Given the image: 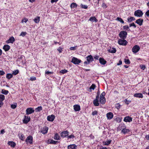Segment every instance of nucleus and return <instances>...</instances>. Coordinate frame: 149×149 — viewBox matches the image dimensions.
I'll list each match as a JSON object with an SVG mask.
<instances>
[{"instance_id":"nucleus-28","label":"nucleus","mask_w":149,"mask_h":149,"mask_svg":"<svg viewBox=\"0 0 149 149\" xmlns=\"http://www.w3.org/2000/svg\"><path fill=\"white\" fill-rule=\"evenodd\" d=\"M96 87V85L93 84L90 87L89 89V92H91L92 90H94Z\"/></svg>"},{"instance_id":"nucleus-2","label":"nucleus","mask_w":149,"mask_h":149,"mask_svg":"<svg viewBox=\"0 0 149 149\" xmlns=\"http://www.w3.org/2000/svg\"><path fill=\"white\" fill-rule=\"evenodd\" d=\"M87 61L84 62V64H89L91 62H92L93 61V56L90 55L86 57Z\"/></svg>"},{"instance_id":"nucleus-37","label":"nucleus","mask_w":149,"mask_h":149,"mask_svg":"<svg viewBox=\"0 0 149 149\" xmlns=\"http://www.w3.org/2000/svg\"><path fill=\"white\" fill-rule=\"evenodd\" d=\"M135 18L134 17H131L127 19L128 21L129 22H131L133 20H134Z\"/></svg>"},{"instance_id":"nucleus-1","label":"nucleus","mask_w":149,"mask_h":149,"mask_svg":"<svg viewBox=\"0 0 149 149\" xmlns=\"http://www.w3.org/2000/svg\"><path fill=\"white\" fill-rule=\"evenodd\" d=\"M127 35V33L125 31H121L119 34L120 38L123 39L126 38Z\"/></svg>"},{"instance_id":"nucleus-29","label":"nucleus","mask_w":149,"mask_h":149,"mask_svg":"<svg viewBox=\"0 0 149 149\" xmlns=\"http://www.w3.org/2000/svg\"><path fill=\"white\" fill-rule=\"evenodd\" d=\"M54 138L55 140H59L60 139V137L57 133H56L54 136Z\"/></svg>"},{"instance_id":"nucleus-54","label":"nucleus","mask_w":149,"mask_h":149,"mask_svg":"<svg viewBox=\"0 0 149 149\" xmlns=\"http://www.w3.org/2000/svg\"><path fill=\"white\" fill-rule=\"evenodd\" d=\"M123 28L124 29H126L127 30L129 29V27L128 25H125L123 26Z\"/></svg>"},{"instance_id":"nucleus-57","label":"nucleus","mask_w":149,"mask_h":149,"mask_svg":"<svg viewBox=\"0 0 149 149\" xmlns=\"http://www.w3.org/2000/svg\"><path fill=\"white\" fill-rule=\"evenodd\" d=\"M141 68L142 69L144 70V69L146 68L145 65H142L141 66Z\"/></svg>"},{"instance_id":"nucleus-25","label":"nucleus","mask_w":149,"mask_h":149,"mask_svg":"<svg viewBox=\"0 0 149 149\" xmlns=\"http://www.w3.org/2000/svg\"><path fill=\"white\" fill-rule=\"evenodd\" d=\"M89 20L92 22H97V20L95 17H91L89 19Z\"/></svg>"},{"instance_id":"nucleus-47","label":"nucleus","mask_w":149,"mask_h":149,"mask_svg":"<svg viewBox=\"0 0 149 149\" xmlns=\"http://www.w3.org/2000/svg\"><path fill=\"white\" fill-rule=\"evenodd\" d=\"M28 21V19L26 18H24L22 20V23L25 22L26 23Z\"/></svg>"},{"instance_id":"nucleus-60","label":"nucleus","mask_w":149,"mask_h":149,"mask_svg":"<svg viewBox=\"0 0 149 149\" xmlns=\"http://www.w3.org/2000/svg\"><path fill=\"white\" fill-rule=\"evenodd\" d=\"M58 0H51V3H53L54 2H57Z\"/></svg>"},{"instance_id":"nucleus-24","label":"nucleus","mask_w":149,"mask_h":149,"mask_svg":"<svg viewBox=\"0 0 149 149\" xmlns=\"http://www.w3.org/2000/svg\"><path fill=\"white\" fill-rule=\"evenodd\" d=\"M3 49L5 51H7L9 50L10 46L8 45H5L3 47Z\"/></svg>"},{"instance_id":"nucleus-13","label":"nucleus","mask_w":149,"mask_h":149,"mask_svg":"<svg viewBox=\"0 0 149 149\" xmlns=\"http://www.w3.org/2000/svg\"><path fill=\"white\" fill-rule=\"evenodd\" d=\"M106 116L108 119L110 120L113 118V114L112 113L110 112L107 114Z\"/></svg>"},{"instance_id":"nucleus-6","label":"nucleus","mask_w":149,"mask_h":149,"mask_svg":"<svg viewBox=\"0 0 149 149\" xmlns=\"http://www.w3.org/2000/svg\"><path fill=\"white\" fill-rule=\"evenodd\" d=\"M81 60L76 58L73 57L72 58L71 62L75 64H78L81 62Z\"/></svg>"},{"instance_id":"nucleus-49","label":"nucleus","mask_w":149,"mask_h":149,"mask_svg":"<svg viewBox=\"0 0 149 149\" xmlns=\"http://www.w3.org/2000/svg\"><path fill=\"white\" fill-rule=\"evenodd\" d=\"M130 27L132 26H134V28H136V26L135 24L134 23H133L132 24H130Z\"/></svg>"},{"instance_id":"nucleus-18","label":"nucleus","mask_w":149,"mask_h":149,"mask_svg":"<svg viewBox=\"0 0 149 149\" xmlns=\"http://www.w3.org/2000/svg\"><path fill=\"white\" fill-rule=\"evenodd\" d=\"M143 22V20L142 19L140 18L137 19L136 21V23L139 25L140 26H141Z\"/></svg>"},{"instance_id":"nucleus-59","label":"nucleus","mask_w":149,"mask_h":149,"mask_svg":"<svg viewBox=\"0 0 149 149\" xmlns=\"http://www.w3.org/2000/svg\"><path fill=\"white\" fill-rule=\"evenodd\" d=\"M5 132V131L4 129L2 130L0 132L1 134H3Z\"/></svg>"},{"instance_id":"nucleus-42","label":"nucleus","mask_w":149,"mask_h":149,"mask_svg":"<svg viewBox=\"0 0 149 149\" xmlns=\"http://www.w3.org/2000/svg\"><path fill=\"white\" fill-rule=\"evenodd\" d=\"M125 64H129L130 63V62L129 59H125Z\"/></svg>"},{"instance_id":"nucleus-4","label":"nucleus","mask_w":149,"mask_h":149,"mask_svg":"<svg viewBox=\"0 0 149 149\" xmlns=\"http://www.w3.org/2000/svg\"><path fill=\"white\" fill-rule=\"evenodd\" d=\"M118 43L120 45H126L127 43V41L125 39H119L118 41Z\"/></svg>"},{"instance_id":"nucleus-10","label":"nucleus","mask_w":149,"mask_h":149,"mask_svg":"<svg viewBox=\"0 0 149 149\" xmlns=\"http://www.w3.org/2000/svg\"><path fill=\"white\" fill-rule=\"evenodd\" d=\"M69 132L67 131H63L61 132V136L63 137L64 138L68 135Z\"/></svg>"},{"instance_id":"nucleus-15","label":"nucleus","mask_w":149,"mask_h":149,"mask_svg":"<svg viewBox=\"0 0 149 149\" xmlns=\"http://www.w3.org/2000/svg\"><path fill=\"white\" fill-rule=\"evenodd\" d=\"M26 142L27 143L29 142L30 144H31L32 143V137L31 136H28L26 139Z\"/></svg>"},{"instance_id":"nucleus-46","label":"nucleus","mask_w":149,"mask_h":149,"mask_svg":"<svg viewBox=\"0 0 149 149\" xmlns=\"http://www.w3.org/2000/svg\"><path fill=\"white\" fill-rule=\"evenodd\" d=\"M149 17V10L147 11L145 14V16Z\"/></svg>"},{"instance_id":"nucleus-23","label":"nucleus","mask_w":149,"mask_h":149,"mask_svg":"<svg viewBox=\"0 0 149 149\" xmlns=\"http://www.w3.org/2000/svg\"><path fill=\"white\" fill-rule=\"evenodd\" d=\"M48 143L56 144L57 143V141L53 140L52 139H49L47 141Z\"/></svg>"},{"instance_id":"nucleus-20","label":"nucleus","mask_w":149,"mask_h":149,"mask_svg":"<svg viewBox=\"0 0 149 149\" xmlns=\"http://www.w3.org/2000/svg\"><path fill=\"white\" fill-rule=\"evenodd\" d=\"M77 146L75 144H71L68 146V149H76Z\"/></svg>"},{"instance_id":"nucleus-44","label":"nucleus","mask_w":149,"mask_h":149,"mask_svg":"<svg viewBox=\"0 0 149 149\" xmlns=\"http://www.w3.org/2000/svg\"><path fill=\"white\" fill-rule=\"evenodd\" d=\"M26 34V32H22L20 34V36L23 37Z\"/></svg>"},{"instance_id":"nucleus-38","label":"nucleus","mask_w":149,"mask_h":149,"mask_svg":"<svg viewBox=\"0 0 149 149\" xmlns=\"http://www.w3.org/2000/svg\"><path fill=\"white\" fill-rule=\"evenodd\" d=\"M117 20L120 22L121 23H124V21L123 20L120 18L118 17L117 18Z\"/></svg>"},{"instance_id":"nucleus-30","label":"nucleus","mask_w":149,"mask_h":149,"mask_svg":"<svg viewBox=\"0 0 149 149\" xmlns=\"http://www.w3.org/2000/svg\"><path fill=\"white\" fill-rule=\"evenodd\" d=\"M18 135L20 139L22 141H24V138L23 134L21 133H19V134Z\"/></svg>"},{"instance_id":"nucleus-45","label":"nucleus","mask_w":149,"mask_h":149,"mask_svg":"<svg viewBox=\"0 0 149 149\" xmlns=\"http://www.w3.org/2000/svg\"><path fill=\"white\" fill-rule=\"evenodd\" d=\"M77 46H76L74 47H71L70 49V50H74L76 49Z\"/></svg>"},{"instance_id":"nucleus-55","label":"nucleus","mask_w":149,"mask_h":149,"mask_svg":"<svg viewBox=\"0 0 149 149\" xmlns=\"http://www.w3.org/2000/svg\"><path fill=\"white\" fill-rule=\"evenodd\" d=\"M74 136L73 135H71L68 136V138L70 139V138H74Z\"/></svg>"},{"instance_id":"nucleus-7","label":"nucleus","mask_w":149,"mask_h":149,"mask_svg":"<svg viewBox=\"0 0 149 149\" xmlns=\"http://www.w3.org/2000/svg\"><path fill=\"white\" fill-rule=\"evenodd\" d=\"M34 110L33 108L31 107H30L27 108L26 110V114L29 115L33 113L34 111Z\"/></svg>"},{"instance_id":"nucleus-35","label":"nucleus","mask_w":149,"mask_h":149,"mask_svg":"<svg viewBox=\"0 0 149 149\" xmlns=\"http://www.w3.org/2000/svg\"><path fill=\"white\" fill-rule=\"evenodd\" d=\"M111 140H109L106 141L104 143V145H105L108 146L111 143Z\"/></svg>"},{"instance_id":"nucleus-12","label":"nucleus","mask_w":149,"mask_h":149,"mask_svg":"<svg viewBox=\"0 0 149 149\" xmlns=\"http://www.w3.org/2000/svg\"><path fill=\"white\" fill-rule=\"evenodd\" d=\"M55 118V116L54 115H52L51 116H48L47 117V119L48 121L52 122Z\"/></svg>"},{"instance_id":"nucleus-26","label":"nucleus","mask_w":149,"mask_h":149,"mask_svg":"<svg viewBox=\"0 0 149 149\" xmlns=\"http://www.w3.org/2000/svg\"><path fill=\"white\" fill-rule=\"evenodd\" d=\"M100 103L102 104H104L106 102V100L105 98H100Z\"/></svg>"},{"instance_id":"nucleus-34","label":"nucleus","mask_w":149,"mask_h":149,"mask_svg":"<svg viewBox=\"0 0 149 149\" xmlns=\"http://www.w3.org/2000/svg\"><path fill=\"white\" fill-rule=\"evenodd\" d=\"M8 92H9L7 90H6L4 89H3L2 90V91H1L2 93L4 94V95H7L8 94Z\"/></svg>"},{"instance_id":"nucleus-39","label":"nucleus","mask_w":149,"mask_h":149,"mask_svg":"<svg viewBox=\"0 0 149 149\" xmlns=\"http://www.w3.org/2000/svg\"><path fill=\"white\" fill-rule=\"evenodd\" d=\"M19 70H17L13 71V72L12 74H14L15 75H16L17 74L19 73Z\"/></svg>"},{"instance_id":"nucleus-62","label":"nucleus","mask_w":149,"mask_h":149,"mask_svg":"<svg viewBox=\"0 0 149 149\" xmlns=\"http://www.w3.org/2000/svg\"><path fill=\"white\" fill-rule=\"evenodd\" d=\"M122 64V62L120 60L119 62V63H118L117 64V65H121Z\"/></svg>"},{"instance_id":"nucleus-36","label":"nucleus","mask_w":149,"mask_h":149,"mask_svg":"<svg viewBox=\"0 0 149 149\" xmlns=\"http://www.w3.org/2000/svg\"><path fill=\"white\" fill-rule=\"evenodd\" d=\"M77 6V4L74 3H72L70 5V7L72 8H76Z\"/></svg>"},{"instance_id":"nucleus-5","label":"nucleus","mask_w":149,"mask_h":149,"mask_svg":"<svg viewBox=\"0 0 149 149\" xmlns=\"http://www.w3.org/2000/svg\"><path fill=\"white\" fill-rule=\"evenodd\" d=\"M140 47L137 45L134 46L132 48V52L134 54L140 50Z\"/></svg>"},{"instance_id":"nucleus-16","label":"nucleus","mask_w":149,"mask_h":149,"mask_svg":"<svg viewBox=\"0 0 149 149\" xmlns=\"http://www.w3.org/2000/svg\"><path fill=\"white\" fill-rule=\"evenodd\" d=\"M108 51L110 53H114L116 52V49L115 48L110 47L109 49H108Z\"/></svg>"},{"instance_id":"nucleus-27","label":"nucleus","mask_w":149,"mask_h":149,"mask_svg":"<svg viewBox=\"0 0 149 149\" xmlns=\"http://www.w3.org/2000/svg\"><path fill=\"white\" fill-rule=\"evenodd\" d=\"M129 131H130L129 130L125 128L123 129L122 130V132L124 134H125L128 133Z\"/></svg>"},{"instance_id":"nucleus-50","label":"nucleus","mask_w":149,"mask_h":149,"mask_svg":"<svg viewBox=\"0 0 149 149\" xmlns=\"http://www.w3.org/2000/svg\"><path fill=\"white\" fill-rule=\"evenodd\" d=\"M52 72H50L49 71H46L45 72V74L49 75V74H52Z\"/></svg>"},{"instance_id":"nucleus-14","label":"nucleus","mask_w":149,"mask_h":149,"mask_svg":"<svg viewBox=\"0 0 149 149\" xmlns=\"http://www.w3.org/2000/svg\"><path fill=\"white\" fill-rule=\"evenodd\" d=\"M100 63L102 65H104L107 63V61L103 58H100L99 59Z\"/></svg>"},{"instance_id":"nucleus-43","label":"nucleus","mask_w":149,"mask_h":149,"mask_svg":"<svg viewBox=\"0 0 149 149\" xmlns=\"http://www.w3.org/2000/svg\"><path fill=\"white\" fill-rule=\"evenodd\" d=\"M105 95V93L104 92H103L101 94L100 98H105L104 95Z\"/></svg>"},{"instance_id":"nucleus-31","label":"nucleus","mask_w":149,"mask_h":149,"mask_svg":"<svg viewBox=\"0 0 149 149\" xmlns=\"http://www.w3.org/2000/svg\"><path fill=\"white\" fill-rule=\"evenodd\" d=\"M93 104L95 106H98L99 105V103L98 102V100L97 99H95L94 100Z\"/></svg>"},{"instance_id":"nucleus-48","label":"nucleus","mask_w":149,"mask_h":149,"mask_svg":"<svg viewBox=\"0 0 149 149\" xmlns=\"http://www.w3.org/2000/svg\"><path fill=\"white\" fill-rule=\"evenodd\" d=\"M59 53H61L62 51V48L61 47H59L57 49Z\"/></svg>"},{"instance_id":"nucleus-64","label":"nucleus","mask_w":149,"mask_h":149,"mask_svg":"<svg viewBox=\"0 0 149 149\" xmlns=\"http://www.w3.org/2000/svg\"><path fill=\"white\" fill-rule=\"evenodd\" d=\"M94 58L98 60L99 58V56H95L94 57Z\"/></svg>"},{"instance_id":"nucleus-63","label":"nucleus","mask_w":149,"mask_h":149,"mask_svg":"<svg viewBox=\"0 0 149 149\" xmlns=\"http://www.w3.org/2000/svg\"><path fill=\"white\" fill-rule=\"evenodd\" d=\"M42 110V107H38V111Z\"/></svg>"},{"instance_id":"nucleus-40","label":"nucleus","mask_w":149,"mask_h":149,"mask_svg":"<svg viewBox=\"0 0 149 149\" xmlns=\"http://www.w3.org/2000/svg\"><path fill=\"white\" fill-rule=\"evenodd\" d=\"M68 72L67 70H61L60 71V73H61L62 74H65L66 73Z\"/></svg>"},{"instance_id":"nucleus-41","label":"nucleus","mask_w":149,"mask_h":149,"mask_svg":"<svg viewBox=\"0 0 149 149\" xmlns=\"http://www.w3.org/2000/svg\"><path fill=\"white\" fill-rule=\"evenodd\" d=\"M81 6L82 8L84 9H86L88 8V6L86 5H84L82 4H81Z\"/></svg>"},{"instance_id":"nucleus-53","label":"nucleus","mask_w":149,"mask_h":149,"mask_svg":"<svg viewBox=\"0 0 149 149\" xmlns=\"http://www.w3.org/2000/svg\"><path fill=\"white\" fill-rule=\"evenodd\" d=\"M16 107V105H15V104H12L11 106V107L13 109H15Z\"/></svg>"},{"instance_id":"nucleus-17","label":"nucleus","mask_w":149,"mask_h":149,"mask_svg":"<svg viewBox=\"0 0 149 149\" xmlns=\"http://www.w3.org/2000/svg\"><path fill=\"white\" fill-rule=\"evenodd\" d=\"M15 39L12 36L6 42L8 43H13L15 41Z\"/></svg>"},{"instance_id":"nucleus-58","label":"nucleus","mask_w":149,"mask_h":149,"mask_svg":"<svg viewBox=\"0 0 149 149\" xmlns=\"http://www.w3.org/2000/svg\"><path fill=\"white\" fill-rule=\"evenodd\" d=\"M125 102L126 104H129L130 102L129 100H128L127 99H126L125 100Z\"/></svg>"},{"instance_id":"nucleus-19","label":"nucleus","mask_w":149,"mask_h":149,"mask_svg":"<svg viewBox=\"0 0 149 149\" xmlns=\"http://www.w3.org/2000/svg\"><path fill=\"white\" fill-rule=\"evenodd\" d=\"M74 109L75 111H79L80 109V106L78 104L75 105L73 106Z\"/></svg>"},{"instance_id":"nucleus-3","label":"nucleus","mask_w":149,"mask_h":149,"mask_svg":"<svg viewBox=\"0 0 149 149\" xmlns=\"http://www.w3.org/2000/svg\"><path fill=\"white\" fill-rule=\"evenodd\" d=\"M134 15L135 16L140 17L142 16L143 13L141 10H138L134 12Z\"/></svg>"},{"instance_id":"nucleus-56","label":"nucleus","mask_w":149,"mask_h":149,"mask_svg":"<svg viewBox=\"0 0 149 149\" xmlns=\"http://www.w3.org/2000/svg\"><path fill=\"white\" fill-rule=\"evenodd\" d=\"M97 112L96 111H94L92 113V115L93 116H94L95 115H97Z\"/></svg>"},{"instance_id":"nucleus-11","label":"nucleus","mask_w":149,"mask_h":149,"mask_svg":"<svg viewBox=\"0 0 149 149\" xmlns=\"http://www.w3.org/2000/svg\"><path fill=\"white\" fill-rule=\"evenodd\" d=\"M132 118L130 116H126L125 117L124 121L126 122H130L132 121Z\"/></svg>"},{"instance_id":"nucleus-22","label":"nucleus","mask_w":149,"mask_h":149,"mask_svg":"<svg viewBox=\"0 0 149 149\" xmlns=\"http://www.w3.org/2000/svg\"><path fill=\"white\" fill-rule=\"evenodd\" d=\"M8 144L12 148H14L16 146L15 143L12 141H9Z\"/></svg>"},{"instance_id":"nucleus-61","label":"nucleus","mask_w":149,"mask_h":149,"mask_svg":"<svg viewBox=\"0 0 149 149\" xmlns=\"http://www.w3.org/2000/svg\"><path fill=\"white\" fill-rule=\"evenodd\" d=\"M33 21L35 23H37V17H36L34 19Z\"/></svg>"},{"instance_id":"nucleus-51","label":"nucleus","mask_w":149,"mask_h":149,"mask_svg":"<svg viewBox=\"0 0 149 149\" xmlns=\"http://www.w3.org/2000/svg\"><path fill=\"white\" fill-rule=\"evenodd\" d=\"M5 74V72L2 70H0V75H3Z\"/></svg>"},{"instance_id":"nucleus-21","label":"nucleus","mask_w":149,"mask_h":149,"mask_svg":"<svg viewBox=\"0 0 149 149\" xmlns=\"http://www.w3.org/2000/svg\"><path fill=\"white\" fill-rule=\"evenodd\" d=\"M134 96L135 97L142 98L143 97L142 94L141 93H138L135 94Z\"/></svg>"},{"instance_id":"nucleus-52","label":"nucleus","mask_w":149,"mask_h":149,"mask_svg":"<svg viewBox=\"0 0 149 149\" xmlns=\"http://www.w3.org/2000/svg\"><path fill=\"white\" fill-rule=\"evenodd\" d=\"M36 79V78L34 77H31L30 78V80L31 81H33Z\"/></svg>"},{"instance_id":"nucleus-32","label":"nucleus","mask_w":149,"mask_h":149,"mask_svg":"<svg viewBox=\"0 0 149 149\" xmlns=\"http://www.w3.org/2000/svg\"><path fill=\"white\" fill-rule=\"evenodd\" d=\"M13 77V74H11L8 73L6 74V77L8 79H10V78H12Z\"/></svg>"},{"instance_id":"nucleus-8","label":"nucleus","mask_w":149,"mask_h":149,"mask_svg":"<svg viewBox=\"0 0 149 149\" xmlns=\"http://www.w3.org/2000/svg\"><path fill=\"white\" fill-rule=\"evenodd\" d=\"M30 117L25 115L24 116V118L23 120V123L27 124L30 121Z\"/></svg>"},{"instance_id":"nucleus-33","label":"nucleus","mask_w":149,"mask_h":149,"mask_svg":"<svg viewBox=\"0 0 149 149\" xmlns=\"http://www.w3.org/2000/svg\"><path fill=\"white\" fill-rule=\"evenodd\" d=\"M5 100V96L2 94L0 95V102H1Z\"/></svg>"},{"instance_id":"nucleus-9","label":"nucleus","mask_w":149,"mask_h":149,"mask_svg":"<svg viewBox=\"0 0 149 149\" xmlns=\"http://www.w3.org/2000/svg\"><path fill=\"white\" fill-rule=\"evenodd\" d=\"M48 130V128L45 126L41 128L40 132L43 134H45L47 133Z\"/></svg>"}]
</instances>
